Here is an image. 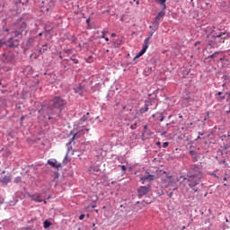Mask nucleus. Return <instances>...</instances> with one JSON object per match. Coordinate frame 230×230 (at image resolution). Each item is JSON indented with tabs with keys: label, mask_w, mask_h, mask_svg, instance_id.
Listing matches in <instances>:
<instances>
[{
	"label": "nucleus",
	"mask_w": 230,
	"mask_h": 230,
	"mask_svg": "<svg viewBox=\"0 0 230 230\" xmlns=\"http://www.w3.org/2000/svg\"><path fill=\"white\" fill-rule=\"evenodd\" d=\"M202 169L197 165H192L190 171L187 173V178L183 177V181H186L189 188L197 193L199 191V186L200 184V181H202Z\"/></svg>",
	"instance_id": "obj_1"
},
{
	"label": "nucleus",
	"mask_w": 230,
	"mask_h": 230,
	"mask_svg": "<svg viewBox=\"0 0 230 230\" xmlns=\"http://www.w3.org/2000/svg\"><path fill=\"white\" fill-rule=\"evenodd\" d=\"M154 33H151L149 37H147L144 40L143 48L136 55L135 58H139L140 57H143L144 53H146V49H148V46H150V40L152 39V36Z\"/></svg>",
	"instance_id": "obj_2"
},
{
	"label": "nucleus",
	"mask_w": 230,
	"mask_h": 230,
	"mask_svg": "<svg viewBox=\"0 0 230 230\" xmlns=\"http://www.w3.org/2000/svg\"><path fill=\"white\" fill-rule=\"evenodd\" d=\"M53 103L50 107V109L53 111V109H61V107H64L66 105V101L62 99V97H54L52 100Z\"/></svg>",
	"instance_id": "obj_3"
},
{
	"label": "nucleus",
	"mask_w": 230,
	"mask_h": 230,
	"mask_svg": "<svg viewBox=\"0 0 230 230\" xmlns=\"http://www.w3.org/2000/svg\"><path fill=\"white\" fill-rule=\"evenodd\" d=\"M82 132H84V129H81V130H79V131H77L75 133V131H71V134H73V137L66 144V146L68 148V152L71 151V143H73V141H75V139H80V137H82Z\"/></svg>",
	"instance_id": "obj_4"
},
{
	"label": "nucleus",
	"mask_w": 230,
	"mask_h": 230,
	"mask_svg": "<svg viewBox=\"0 0 230 230\" xmlns=\"http://www.w3.org/2000/svg\"><path fill=\"white\" fill-rule=\"evenodd\" d=\"M222 35H226V33H216L215 31L211 32V34L208 35L207 37V44H209L210 46H213V43L215 42V37H222Z\"/></svg>",
	"instance_id": "obj_5"
},
{
	"label": "nucleus",
	"mask_w": 230,
	"mask_h": 230,
	"mask_svg": "<svg viewBox=\"0 0 230 230\" xmlns=\"http://www.w3.org/2000/svg\"><path fill=\"white\" fill-rule=\"evenodd\" d=\"M217 102H224V100H230V93H226L225 94L222 92H218L216 95Z\"/></svg>",
	"instance_id": "obj_6"
},
{
	"label": "nucleus",
	"mask_w": 230,
	"mask_h": 230,
	"mask_svg": "<svg viewBox=\"0 0 230 230\" xmlns=\"http://www.w3.org/2000/svg\"><path fill=\"white\" fill-rule=\"evenodd\" d=\"M164 15H166V12H164V9L160 13H158L155 18V21L153 22V26H155L157 28V26H159V21H161V19H163Z\"/></svg>",
	"instance_id": "obj_7"
},
{
	"label": "nucleus",
	"mask_w": 230,
	"mask_h": 230,
	"mask_svg": "<svg viewBox=\"0 0 230 230\" xmlns=\"http://www.w3.org/2000/svg\"><path fill=\"white\" fill-rule=\"evenodd\" d=\"M154 136V132L149 130H144L142 133V141H146V139H150Z\"/></svg>",
	"instance_id": "obj_8"
},
{
	"label": "nucleus",
	"mask_w": 230,
	"mask_h": 230,
	"mask_svg": "<svg viewBox=\"0 0 230 230\" xmlns=\"http://www.w3.org/2000/svg\"><path fill=\"white\" fill-rule=\"evenodd\" d=\"M149 191H150V187L141 186L138 189V195L140 197H143V196L146 195Z\"/></svg>",
	"instance_id": "obj_9"
},
{
	"label": "nucleus",
	"mask_w": 230,
	"mask_h": 230,
	"mask_svg": "<svg viewBox=\"0 0 230 230\" xmlns=\"http://www.w3.org/2000/svg\"><path fill=\"white\" fill-rule=\"evenodd\" d=\"M48 164L52 166V168H60L62 166V164L58 163L57 160L52 159L48 161Z\"/></svg>",
	"instance_id": "obj_10"
},
{
	"label": "nucleus",
	"mask_w": 230,
	"mask_h": 230,
	"mask_svg": "<svg viewBox=\"0 0 230 230\" xmlns=\"http://www.w3.org/2000/svg\"><path fill=\"white\" fill-rule=\"evenodd\" d=\"M40 114H44V116H50V114H53V110H51V108H46L43 107L40 111Z\"/></svg>",
	"instance_id": "obj_11"
},
{
	"label": "nucleus",
	"mask_w": 230,
	"mask_h": 230,
	"mask_svg": "<svg viewBox=\"0 0 230 230\" xmlns=\"http://www.w3.org/2000/svg\"><path fill=\"white\" fill-rule=\"evenodd\" d=\"M31 200L34 202H42L44 199H42V196L40 194H33L31 196Z\"/></svg>",
	"instance_id": "obj_12"
},
{
	"label": "nucleus",
	"mask_w": 230,
	"mask_h": 230,
	"mask_svg": "<svg viewBox=\"0 0 230 230\" xmlns=\"http://www.w3.org/2000/svg\"><path fill=\"white\" fill-rule=\"evenodd\" d=\"M141 181H147V182H150L155 181V176L154 174L145 175L141 178Z\"/></svg>",
	"instance_id": "obj_13"
},
{
	"label": "nucleus",
	"mask_w": 230,
	"mask_h": 230,
	"mask_svg": "<svg viewBox=\"0 0 230 230\" xmlns=\"http://www.w3.org/2000/svg\"><path fill=\"white\" fill-rule=\"evenodd\" d=\"M145 112H148V104H145L143 108L139 110V111H137V116H141L145 114Z\"/></svg>",
	"instance_id": "obj_14"
},
{
	"label": "nucleus",
	"mask_w": 230,
	"mask_h": 230,
	"mask_svg": "<svg viewBox=\"0 0 230 230\" xmlns=\"http://www.w3.org/2000/svg\"><path fill=\"white\" fill-rule=\"evenodd\" d=\"M2 184L6 186L8 182H12V176H4L3 179L1 180Z\"/></svg>",
	"instance_id": "obj_15"
},
{
	"label": "nucleus",
	"mask_w": 230,
	"mask_h": 230,
	"mask_svg": "<svg viewBox=\"0 0 230 230\" xmlns=\"http://www.w3.org/2000/svg\"><path fill=\"white\" fill-rule=\"evenodd\" d=\"M13 39L10 38L9 41L6 42V46H8V48H15L16 44L15 41H13Z\"/></svg>",
	"instance_id": "obj_16"
},
{
	"label": "nucleus",
	"mask_w": 230,
	"mask_h": 230,
	"mask_svg": "<svg viewBox=\"0 0 230 230\" xmlns=\"http://www.w3.org/2000/svg\"><path fill=\"white\" fill-rule=\"evenodd\" d=\"M166 177H167V179H169L166 188H170V186H172V184H173V182H175V181H173V180H172V175L167 174Z\"/></svg>",
	"instance_id": "obj_17"
},
{
	"label": "nucleus",
	"mask_w": 230,
	"mask_h": 230,
	"mask_svg": "<svg viewBox=\"0 0 230 230\" xmlns=\"http://www.w3.org/2000/svg\"><path fill=\"white\" fill-rule=\"evenodd\" d=\"M48 51V45H43L42 48L40 49V53L42 55V53H46Z\"/></svg>",
	"instance_id": "obj_18"
},
{
	"label": "nucleus",
	"mask_w": 230,
	"mask_h": 230,
	"mask_svg": "<svg viewBox=\"0 0 230 230\" xmlns=\"http://www.w3.org/2000/svg\"><path fill=\"white\" fill-rule=\"evenodd\" d=\"M85 121H87V117L84 116L80 119L78 125H82L83 123H85Z\"/></svg>",
	"instance_id": "obj_19"
},
{
	"label": "nucleus",
	"mask_w": 230,
	"mask_h": 230,
	"mask_svg": "<svg viewBox=\"0 0 230 230\" xmlns=\"http://www.w3.org/2000/svg\"><path fill=\"white\" fill-rule=\"evenodd\" d=\"M160 4L164 6V10H166V0H158Z\"/></svg>",
	"instance_id": "obj_20"
},
{
	"label": "nucleus",
	"mask_w": 230,
	"mask_h": 230,
	"mask_svg": "<svg viewBox=\"0 0 230 230\" xmlns=\"http://www.w3.org/2000/svg\"><path fill=\"white\" fill-rule=\"evenodd\" d=\"M86 62H88V64H93V62H94V58H93V56L88 57Z\"/></svg>",
	"instance_id": "obj_21"
},
{
	"label": "nucleus",
	"mask_w": 230,
	"mask_h": 230,
	"mask_svg": "<svg viewBox=\"0 0 230 230\" xmlns=\"http://www.w3.org/2000/svg\"><path fill=\"white\" fill-rule=\"evenodd\" d=\"M22 178H21V176H18V177H16V178L14 179V182H15L16 184H19V182H22Z\"/></svg>",
	"instance_id": "obj_22"
},
{
	"label": "nucleus",
	"mask_w": 230,
	"mask_h": 230,
	"mask_svg": "<svg viewBox=\"0 0 230 230\" xmlns=\"http://www.w3.org/2000/svg\"><path fill=\"white\" fill-rule=\"evenodd\" d=\"M51 226V222H49V221H45L44 222V227H45V229H48V227H49Z\"/></svg>",
	"instance_id": "obj_23"
},
{
	"label": "nucleus",
	"mask_w": 230,
	"mask_h": 230,
	"mask_svg": "<svg viewBox=\"0 0 230 230\" xmlns=\"http://www.w3.org/2000/svg\"><path fill=\"white\" fill-rule=\"evenodd\" d=\"M130 128H131V130H136V128H137V123H134V124H132L131 126H130Z\"/></svg>",
	"instance_id": "obj_24"
},
{
	"label": "nucleus",
	"mask_w": 230,
	"mask_h": 230,
	"mask_svg": "<svg viewBox=\"0 0 230 230\" xmlns=\"http://www.w3.org/2000/svg\"><path fill=\"white\" fill-rule=\"evenodd\" d=\"M193 162L197 163V161H199V155H195L194 156H192Z\"/></svg>",
	"instance_id": "obj_25"
},
{
	"label": "nucleus",
	"mask_w": 230,
	"mask_h": 230,
	"mask_svg": "<svg viewBox=\"0 0 230 230\" xmlns=\"http://www.w3.org/2000/svg\"><path fill=\"white\" fill-rule=\"evenodd\" d=\"M189 154H190V155H191L192 157L197 155V153H196L195 151H193V150L189 151Z\"/></svg>",
	"instance_id": "obj_26"
},
{
	"label": "nucleus",
	"mask_w": 230,
	"mask_h": 230,
	"mask_svg": "<svg viewBox=\"0 0 230 230\" xmlns=\"http://www.w3.org/2000/svg\"><path fill=\"white\" fill-rule=\"evenodd\" d=\"M185 100L186 102H195V100L191 99V97H187Z\"/></svg>",
	"instance_id": "obj_27"
},
{
	"label": "nucleus",
	"mask_w": 230,
	"mask_h": 230,
	"mask_svg": "<svg viewBox=\"0 0 230 230\" xmlns=\"http://www.w3.org/2000/svg\"><path fill=\"white\" fill-rule=\"evenodd\" d=\"M168 146H169L168 142H164L163 144V148H168Z\"/></svg>",
	"instance_id": "obj_28"
},
{
	"label": "nucleus",
	"mask_w": 230,
	"mask_h": 230,
	"mask_svg": "<svg viewBox=\"0 0 230 230\" xmlns=\"http://www.w3.org/2000/svg\"><path fill=\"white\" fill-rule=\"evenodd\" d=\"M120 168H121L122 172H126L127 171V166H125V165H121Z\"/></svg>",
	"instance_id": "obj_29"
},
{
	"label": "nucleus",
	"mask_w": 230,
	"mask_h": 230,
	"mask_svg": "<svg viewBox=\"0 0 230 230\" xmlns=\"http://www.w3.org/2000/svg\"><path fill=\"white\" fill-rule=\"evenodd\" d=\"M14 35H15V37H18V35H21V31H14Z\"/></svg>",
	"instance_id": "obj_30"
},
{
	"label": "nucleus",
	"mask_w": 230,
	"mask_h": 230,
	"mask_svg": "<svg viewBox=\"0 0 230 230\" xmlns=\"http://www.w3.org/2000/svg\"><path fill=\"white\" fill-rule=\"evenodd\" d=\"M84 218H85V215L82 214V215L79 217V220H84Z\"/></svg>",
	"instance_id": "obj_31"
},
{
	"label": "nucleus",
	"mask_w": 230,
	"mask_h": 230,
	"mask_svg": "<svg viewBox=\"0 0 230 230\" xmlns=\"http://www.w3.org/2000/svg\"><path fill=\"white\" fill-rule=\"evenodd\" d=\"M3 44H4V40H0V48H3Z\"/></svg>",
	"instance_id": "obj_32"
},
{
	"label": "nucleus",
	"mask_w": 230,
	"mask_h": 230,
	"mask_svg": "<svg viewBox=\"0 0 230 230\" xmlns=\"http://www.w3.org/2000/svg\"><path fill=\"white\" fill-rule=\"evenodd\" d=\"M102 35H104V37H105V35H107V33H109V31H102Z\"/></svg>",
	"instance_id": "obj_33"
},
{
	"label": "nucleus",
	"mask_w": 230,
	"mask_h": 230,
	"mask_svg": "<svg viewBox=\"0 0 230 230\" xmlns=\"http://www.w3.org/2000/svg\"><path fill=\"white\" fill-rule=\"evenodd\" d=\"M144 130H149V129H148V125H145V126H144Z\"/></svg>",
	"instance_id": "obj_34"
},
{
	"label": "nucleus",
	"mask_w": 230,
	"mask_h": 230,
	"mask_svg": "<svg viewBox=\"0 0 230 230\" xmlns=\"http://www.w3.org/2000/svg\"><path fill=\"white\" fill-rule=\"evenodd\" d=\"M99 39H105V34H102Z\"/></svg>",
	"instance_id": "obj_35"
},
{
	"label": "nucleus",
	"mask_w": 230,
	"mask_h": 230,
	"mask_svg": "<svg viewBox=\"0 0 230 230\" xmlns=\"http://www.w3.org/2000/svg\"><path fill=\"white\" fill-rule=\"evenodd\" d=\"M172 197H173V192L169 193V198L172 199Z\"/></svg>",
	"instance_id": "obj_36"
},
{
	"label": "nucleus",
	"mask_w": 230,
	"mask_h": 230,
	"mask_svg": "<svg viewBox=\"0 0 230 230\" xmlns=\"http://www.w3.org/2000/svg\"><path fill=\"white\" fill-rule=\"evenodd\" d=\"M23 119H26V117H25V116H22V117H21V121H22Z\"/></svg>",
	"instance_id": "obj_37"
},
{
	"label": "nucleus",
	"mask_w": 230,
	"mask_h": 230,
	"mask_svg": "<svg viewBox=\"0 0 230 230\" xmlns=\"http://www.w3.org/2000/svg\"><path fill=\"white\" fill-rule=\"evenodd\" d=\"M4 31H5V33H8L9 30H8V29L4 28Z\"/></svg>",
	"instance_id": "obj_38"
},
{
	"label": "nucleus",
	"mask_w": 230,
	"mask_h": 230,
	"mask_svg": "<svg viewBox=\"0 0 230 230\" xmlns=\"http://www.w3.org/2000/svg\"><path fill=\"white\" fill-rule=\"evenodd\" d=\"M74 60V64H78V60L77 59H73Z\"/></svg>",
	"instance_id": "obj_39"
},
{
	"label": "nucleus",
	"mask_w": 230,
	"mask_h": 230,
	"mask_svg": "<svg viewBox=\"0 0 230 230\" xmlns=\"http://www.w3.org/2000/svg\"><path fill=\"white\" fill-rule=\"evenodd\" d=\"M104 40H106V42H109V37H105Z\"/></svg>",
	"instance_id": "obj_40"
},
{
	"label": "nucleus",
	"mask_w": 230,
	"mask_h": 230,
	"mask_svg": "<svg viewBox=\"0 0 230 230\" xmlns=\"http://www.w3.org/2000/svg\"><path fill=\"white\" fill-rule=\"evenodd\" d=\"M179 118H180V119H182V115L179 114Z\"/></svg>",
	"instance_id": "obj_41"
},
{
	"label": "nucleus",
	"mask_w": 230,
	"mask_h": 230,
	"mask_svg": "<svg viewBox=\"0 0 230 230\" xmlns=\"http://www.w3.org/2000/svg\"><path fill=\"white\" fill-rule=\"evenodd\" d=\"M111 37H116V33H112V34H111Z\"/></svg>",
	"instance_id": "obj_42"
},
{
	"label": "nucleus",
	"mask_w": 230,
	"mask_h": 230,
	"mask_svg": "<svg viewBox=\"0 0 230 230\" xmlns=\"http://www.w3.org/2000/svg\"><path fill=\"white\" fill-rule=\"evenodd\" d=\"M172 190H173V191H175V190H177V186L173 187Z\"/></svg>",
	"instance_id": "obj_43"
},
{
	"label": "nucleus",
	"mask_w": 230,
	"mask_h": 230,
	"mask_svg": "<svg viewBox=\"0 0 230 230\" xmlns=\"http://www.w3.org/2000/svg\"><path fill=\"white\" fill-rule=\"evenodd\" d=\"M152 118H155V114H153V115H152Z\"/></svg>",
	"instance_id": "obj_44"
},
{
	"label": "nucleus",
	"mask_w": 230,
	"mask_h": 230,
	"mask_svg": "<svg viewBox=\"0 0 230 230\" xmlns=\"http://www.w3.org/2000/svg\"><path fill=\"white\" fill-rule=\"evenodd\" d=\"M164 118H162V119H160V121H164Z\"/></svg>",
	"instance_id": "obj_45"
},
{
	"label": "nucleus",
	"mask_w": 230,
	"mask_h": 230,
	"mask_svg": "<svg viewBox=\"0 0 230 230\" xmlns=\"http://www.w3.org/2000/svg\"><path fill=\"white\" fill-rule=\"evenodd\" d=\"M156 145H161V142H157Z\"/></svg>",
	"instance_id": "obj_46"
},
{
	"label": "nucleus",
	"mask_w": 230,
	"mask_h": 230,
	"mask_svg": "<svg viewBox=\"0 0 230 230\" xmlns=\"http://www.w3.org/2000/svg\"><path fill=\"white\" fill-rule=\"evenodd\" d=\"M224 181H227V178H226V177H225V178H224Z\"/></svg>",
	"instance_id": "obj_47"
},
{
	"label": "nucleus",
	"mask_w": 230,
	"mask_h": 230,
	"mask_svg": "<svg viewBox=\"0 0 230 230\" xmlns=\"http://www.w3.org/2000/svg\"><path fill=\"white\" fill-rule=\"evenodd\" d=\"M186 229V226H182V230Z\"/></svg>",
	"instance_id": "obj_48"
},
{
	"label": "nucleus",
	"mask_w": 230,
	"mask_h": 230,
	"mask_svg": "<svg viewBox=\"0 0 230 230\" xmlns=\"http://www.w3.org/2000/svg\"><path fill=\"white\" fill-rule=\"evenodd\" d=\"M213 176H214V177H217V174L213 173Z\"/></svg>",
	"instance_id": "obj_49"
},
{
	"label": "nucleus",
	"mask_w": 230,
	"mask_h": 230,
	"mask_svg": "<svg viewBox=\"0 0 230 230\" xmlns=\"http://www.w3.org/2000/svg\"><path fill=\"white\" fill-rule=\"evenodd\" d=\"M196 44H200V42L197 41Z\"/></svg>",
	"instance_id": "obj_50"
},
{
	"label": "nucleus",
	"mask_w": 230,
	"mask_h": 230,
	"mask_svg": "<svg viewBox=\"0 0 230 230\" xmlns=\"http://www.w3.org/2000/svg\"><path fill=\"white\" fill-rule=\"evenodd\" d=\"M125 109H127V107L124 106V107H123V110L125 111Z\"/></svg>",
	"instance_id": "obj_51"
},
{
	"label": "nucleus",
	"mask_w": 230,
	"mask_h": 230,
	"mask_svg": "<svg viewBox=\"0 0 230 230\" xmlns=\"http://www.w3.org/2000/svg\"><path fill=\"white\" fill-rule=\"evenodd\" d=\"M190 125H193V122H190Z\"/></svg>",
	"instance_id": "obj_52"
},
{
	"label": "nucleus",
	"mask_w": 230,
	"mask_h": 230,
	"mask_svg": "<svg viewBox=\"0 0 230 230\" xmlns=\"http://www.w3.org/2000/svg\"><path fill=\"white\" fill-rule=\"evenodd\" d=\"M94 226H96V224H93V226L94 227Z\"/></svg>",
	"instance_id": "obj_53"
},
{
	"label": "nucleus",
	"mask_w": 230,
	"mask_h": 230,
	"mask_svg": "<svg viewBox=\"0 0 230 230\" xmlns=\"http://www.w3.org/2000/svg\"><path fill=\"white\" fill-rule=\"evenodd\" d=\"M224 186H227V184H226V183H225V184H224Z\"/></svg>",
	"instance_id": "obj_54"
},
{
	"label": "nucleus",
	"mask_w": 230,
	"mask_h": 230,
	"mask_svg": "<svg viewBox=\"0 0 230 230\" xmlns=\"http://www.w3.org/2000/svg\"><path fill=\"white\" fill-rule=\"evenodd\" d=\"M49 119H51V117H49Z\"/></svg>",
	"instance_id": "obj_55"
},
{
	"label": "nucleus",
	"mask_w": 230,
	"mask_h": 230,
	"mask_svg": "<svg viewBox=\"0 0 230 230\" xmlns=\"http://www.w3.org/2000/svg\"><path fill=\"white\" fill-rule=\"evenodd\" d=\"M226 222H229V220H228V219H226Z\"/></svg>",
	"instance_id": "obj_56"
},
{
	"label": "nucleus",
	"mask_w": 230,
	"mask_h": 230,
	"mask_svg": "<svg viewBox=\"0 0 230 230\" xmlns=\"http://www.w3.org/2000/svg\"><path fill=\"white\" fill-rule=\"evenodd\" d=\"M44 204H46V200L44 201Z\"/></svg>",
	"instance_id": "obj_57"
},
{
	"label": "nucleus",
	"mask_w": 230,
	"mask_h": 230,
	"mask_svg": "<svg viewBox=\"0 0 230 230\" xmlns=\"http://www.w3.org/2000/svg\"><path fill=\"white\" fill-rule=\"evenodd\" d=\"M94 230V229H93Z\"/></svg>",
	"instance_id": "obj_58"
}]
</instances>
